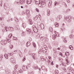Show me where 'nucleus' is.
I'll return each mask as SVG.
<instances>
[{
    "label": "nucleus",
    "mask_w": 74,
    "mask_h": 74,
    "mask_svg": "<svg viewBox=\"0 0 74 74\" xmlns=\"http://www.w3.org/2000/svg\"><path fill=\"white\" fill-rule=\"evenodd\" d=\"M60 18H62V15H59L58 16L57 18V21H59L60 20Z\"/></svg>",
    "instance_id": "nucleus-11"
},
{
    "label": "nucleus",
    "mask_w": 74,
    "mask_h": 74,
    "mask_svg": "<svg viewBox=\"0 0 74 74\" xmlns=\"http://www.w3.org/2000/svg\"><path fill=\"white\" fill-rule=\"evenodd\" d=\"M30 12V11L29 10H26V13L27 14V16H29L30 14H29V13Z\"/></svg>",
    "instance_id": "nucleus-14"
},
{
    "label": "nucleus",
    "mask_w": 74,
    "mask_h": 74,
    "mask_svg": "<svg viewBox=\"0 0 74 74\" xmlns=\"http://www.w3.org/2000/svg\"><path fill=\"white\" fill-rule=\"evenodd\" d=\"M35 1L36 4H38L39 6L42 7L41 6H43L44 5H45V0H42L41 2L35 0Z\"/></svg>",
    "instance_id": "nucleus-1"
},
{
    "label": "nucleus",
    "mask_w": 74,
    "mask_h": 74,
    "mask_svg": "<svg viewBox=\"0 0 74 74\" xmlns=\"http://www.w3.org/2000/svg\"><path fill=\"white\" fill-rule=\"evenodd\" d=\"M66 1L68 3H70V0H66Z\"/></svg>",
    "instance_id": "nucleus-60"
},
{
    "label": "nucleus",
    "mask_w": 74,
    "mask_h": 74,
    "mask_svg": "<svg viewBox=\"0 0 74 74\" xmlns=\"http://www.w3.org/2000/svg\"><path fill=\"white\" fill-rule=\"evenodd\" d=\"M71 10L70 9H68L66 11H65V14H67V13H69V12H70Z\"/></svg>",
    "instance_id": "nucleus-19"
},
{
    "label": "nucleus",
    "mask_w": 74,
    "mask_h": 74,
    "mask_svg": "<svg viewBox=\"0 0 74 74\" xmlns=\"http://www.w3.org/2000/svg\"><path fill=\"white\" fill-rule=\"evenodd\" d=\"M69 48L71 49V50H73V47L71 45H70L69 46Z\"/></svg>",
    "instance_id": "nucleus-32"
},
{
    "label": "nucleus",
    "mask_w": 74,
    "mask_h": 74,
    "mask_svg": "<svg viewBox=\"0 0 74 74\" xmlns=\"http://www.w3.org/2000/svg\"><path fill=\"white\" fill-rule=\"evenodd\" d=\"M0 21H1L2 22H3V21H4V18H3V17H0Z\"/></svg>",
    "instance_id": "nucleus-44"
},
{
    "label": "nucleus",
    "mask_w": 74,
    "mask_h": 74,
    "mask_svg": "<svg viewBox=\"0 0 74 74\" xmlns=\"http://www.w3.org/2000/svg\"><path fill=\"white\" fill-rule=\"evenodd\" d=\"M17 51H13L12 53L14 54H15V53H16V52Z\"/></svg>",
    "instance_id": "nucleus-54"
},
{
    "label": "nucleus",
    "mask_w": 74,
    "mask_h": 74,
    "mask_svg": "<svg viewBox=\"0 0 74 74\" xmlns=\"http://www.w3.org/2000/svg\"><path fill=\"white\" fill-rule=\"evenodd\" d=\"M47 12L48 16H49L50 14V10L49 9H47Z\"/></svg>",
    "instance_id": "nucleus-16"
},
{
    "label": "nucleus",
    "mask_w": 74,
    "mask_h": 74,
    "mask_svg": "<svg viewBox=\"0 0 74 74\" xmlns=\"http://www.w3.org/2000/svg\"><path fill=\"white\" fill-rule=\"evenodd\" d=\"M54 4L55 5H56L58 4V2L57 1H56L54 2Z\"/></svg>",
    "instance_id": "nucleus-41"
},
{
    "label": "nucleus",
    "mask_w": 74,
    "mask_h": 74,
    "mask_svg": "<svg viewBox=\"0 0 74 74\" xmlns=\"http://www.w3.org/2000/svg\"><path fill=\"white\" fill-rule=\"evenodd\" d=\"M62 66H66V63L63 62L62 63Z\"/></svg>",
    "instance_id": "nucleus-53"
},
{
    "label": "nucleus",
    "mask_w": 74,
    "mask_h": 74,
    "mask_svg": "<svg viewBox=\"0 0 74 74\" xmlns=\"http://www.w3.org/2000/svg\"><path fill=\"white\" fill-rule=\"evenodd\" d=\"M64 41L65 42H67V40H66V38H65L64 40Z\"/></svg>",
    "instance_id": "nucleus-63"
},
{
    "label": "nucleus",
    "mask_w": 74,
    "mask_h": 74,
    "mask_svg": "<svg viewBox=\"0 0 74 74\" xmlns=\"http://www.w3.org/2000/svg\"><path fill=\"white\" fill-rule=\"evenodd\" d=\"M22 26L24 28H25V27H26V23H23L22 24Z\"/></svg>",
    "instance_id": "nucleus-31"
},
{
    "label": "nucleus",
    "mask_w": 74,
    "mask_h": 74,
    "mask_svg": "<svg viewBox=\"0 0 74 74\" xmlns=\"http://www.w3.org/2000/svg\"><path fill=\"white\" fill-rule=\"evenodd\" d=\"M40 26H41V29H43L44 28V24L42 23H41L40 25Z\"/></svg>",
    "instance_id": "nucleus-24"
},
{
    "label": "nucleus",
    "mask_w": 74,
    "mask_h": 74,
    "mask_svg": "<svg viewBox=\"0 0 74 74\" xmlns=\"http://www.w3.org/2000/svg\"><path fill=\"white\" fill-rule=\"evenodd\" d=\"M59 23H58L57 22H56L55 23V25L56 27H58V26H59Z\"/></svg>",
    "instance_id": "nucleus-27"
},
{
    "label": "nucleus",
    "mask_w": 74,
    "mask_h": 74,
    "mask_svg": "<svg viewBox=\"0 0 74 74\" xmlns=\"http://www.w3.org/2000/svg\"><path fill=\"white\" fill-rule=\"evenodd\" d=\"M14 57H12V58H11L10 59V60L12 63H13V64L16 63V61L15 59H14Z\"/></svg>",
    "instance_id": "nucleus-5"
},
{
    "label": "nucleus",
    "mask_w": 74,
    "mask_h": 74,
    "mask_svg": "<svg viewBox=\"0 0 74 74\" xmlns=\"http://www.w3.org/2000/svg\"><path fill=\"white\" fill-rule=\"evenodd\" d=\"M32 57L33 58H34V59L35 60L36 59V58L37 57V56H36V53H32Z\"/></svg>",
    "instance_id": "nucleus-9"
},
{
    "label": "nucleus",
    "mask_w": 74,
    "mask_h": 74,
    "mask_svg": "<svg viewBox=\"0 0 74 74\" xmlns=\"http://www.w3.org/2000/svg\"><path fill=\"white\" fill-rule=\"evenodd\" d=\"M65 55H66V56H69V52H66L65 53Z\"/></svg>",
    "instance_id": "nucleus-30"
},
{
    "label": "nucleus",
    "mask_w": 74,
    "mask_h": 74,
    "mask_svg": "<svg viewBox=\"0 0 74 74\" xmlns=\"http://www.w3.org/2000/svg\"><path fill=\"white\" fill-rule=\"evenodd\" d=\"M8 29L9 30H10V31H13L14 30V29L12 27H8Z\"/></svg>",
    "instance_id": "nucleus-17"
},
{
    "label": "nucleus",
    "mask_w": 74,
    "mask_h": 74,
    "mask_svg": "<svg viewBox=\"0 0 74 74\" xmlns=\"http://www.w3.org/2000/svg\"><path fill=\"white\" fill-rule=\"evenodd\" d=\"M19 1L21 4H25V3L26 0H19Z\"/></svg>",
    "instance_id": "nucleus-7"
},
{
    "label": "nucleus",
    "mask_w": 74,
    "mask_h": 74,
    "mask_svg": "<svg viewBox=\"0 0 74 74\" xmlns=\"http://www.w3.org/2000/svg\"><path fill=\"white\" fill-rule=\"evenodd\" d=\"M4 57H5V58L6 59H7L8 58V56L6 54H4Z\"/></svg>",
    "instance_id": "nucleus-21"
},
{
    "label": "nucleus",
    "mask_w": 74,
    "mask_h": 74,
    "mask_svg": "<svg viewBox=\"0 0 74 74\" xmlns=\"http://www.w3.org/2000/svg\"><path fill=\"white\" fill-rule=\"evenodd\" d=\"M49 31H50V32H51V33L53 34V32H52V31H53L52 28H49Z\"/></svg>",
    "instance_id": "nucleus-35"
},
{
    "label": "nucleus",
    "mask_w": 74,
    "mask_h": 74,
    "mask_svg": "<svg viewBox=\"0 0 74 74\" xmlns=\"http://www.w3.org/2000/svg\"><path fill=\"white\" fill-rule=\"evenodd\" d=\"M33 68L34 69H35V70H36V69H38V67L33 66Z\"/></svg>",
    "instance_id": "nucleus-42"
},
{
    "label": "nucleus",
    "mask_w": 74,
    "mask_h": 74,
    "mask_svg": "<svg viewBox=\"0 0 74 74\" xmlns=\"http://www.w3.org/2000/svg\"><path fill=\"white\" fill-rule=\"evenodd\" d=\"M8 55L9 57H10V56H12V54L11 53H8Z\"/></svg>",
    "instance_id": "nucleus-36"
},
{
    "label": "nucleus",
    "mask_w": 74,
    "mask_h": 74,
    "mask_svg": "<svg viewBox=\"0 0 74 74\" xmlns=\"http://www.w3.org/2000/svg\"><path fill=\"white\" fill-rule=\"evenodd\" d=\"M41 60L42 61H45V60H45V59L44 58H41Z\"/></svg>",
    "instance_id": "nucleus-51"
},
{
    "label": "nucleus",
    "mask_w": 74,
    "mask_h": 74,
    "mask_svg": "<svg viewBox=\"0 0 74 74\" xmlns=\"http://www.w3.org/2000/svg\"><path fill=\"white\" fill-rule=\"evenodd\" d=\"M26 30L27 31L28 34H32V35H34V33L32 32L31 29H26Z\"/></svg>",
    "instance_id": "nucleus-4"
},
{
    "label": "nucleus",
    "mask_w": 74,
    "mask_h": 74,
    "mask_svg": "<svg viewBox=\"0 0 74 74\" xmlns=\"http://www.w3.org/2000/svg\"><path fill=\"white\" fill-rule=\"evenodd\" d=\"M67 59H68V58L66 57V59H65L66 61V62H68V63H69V61H68V60H67Z\"/></svg>",
    "instance_id": "nucleus-58"
},
{
    "label": "nucleus",
    "mask_w": 74,
    "mask_h": 74,
    "mask_svg": "<svg viewBox=\"0 0 74 74\" xmlns=\"http://www.w3.org/2000/svg\"><path fill=\"white\" fill-rule=\"evenodd\" d=\"M19 55L20 58H22L23 56L22 54V53H19Z\"/></svg>",
    "instance_id": "nucleus-34"
},
{
    "label": "nucleus",
    "mask_w": 74,
    "mask_h": 74,
    "mask_svg": "<svg viewBox=\"0 0 74 74\" xmlns=\"http://www.w3.org/2000/svg\"><path fill=\"white\" fill-rule=\"evenodd\" d=\"M22 67V69H23V70H24V71H26V70H27V66H26V65L23 66Z\"/></svg>",
    "instance_id": "nucleus-8"
},
{
    "label": "nucleus",
    "mask_w": 74,
    "mask_h": 74,
    "mask_svg": "<svg viewBox=\"0 0 74 74\" xmlns=\"http://www.w3.org/2000/svg\"><path fill=\"white\" fill-rule=\"evenodd\" d=\"M19 71L20 73H23V71L21 70H20Z\"/></svg>",
    "instance_id": "nucleus-57"
},
{
    "label": "nucleus",
    "mask_w": 74,
    "mask_h": 74,
    "mask_svg": "<svg viewBox=\"0 0 74 74\" xmlns=\"http://www.w3.org/2000/svg\"><path fill=\"white\" fill-rule=\"evenodd\" d=\"M32 0H27V3L28 4H30L32 3Z\"/></svg>",
    "instance_id": "nucleus-10"
},
{
    "label": "nucleus",
    "mask_w": 74,
    "mask_h": 74,
    "mask_svg": "<svg viewBox=\"0 0 74 74\" xmlns=\"http://www.w3.org/2000/svg\"><path fill=\"white\" fill-rule=\"evenodd\" d=\"M48 64L49 66H50V65H51H51H53V63H52V62H51V61H50V60H48Z\"/></svg>",
    "instance_id": "nucleus-12"
},
{
    "label": "nucleus",
    "mask_w": 74,
    "mask_h": 74,
    "mask_svg": "<svg viewBox=\"0 0 74 74\" xmlns=\"http://www.w3.org/2000/svg\"><path fill=\"white\" fill-rule=\"evenodd\" d=\"M41 50V51L42 52H43V53H45V52H44V49H45V48H42L41 49H40Z\"/></svg>",
    "instance_id": "nucleus-28"
},
{
    "label": "nucleus",
    "mask_w": 74,
    "mask_h": 74,
    "mask_svg": "<svg viewBox=\"0 0 74 74\" xmlns=\"http://www.w3.org/2000/svg\"><path fill=\"white\" fill-rule=\"evenodd\" d=\"M29 24L30 25H32L33 24V22H32V20L31 19H29Z\"/></svg>",
    "instance_id": "nucleus-26"
},
{
    "label": "nucleus",
    "mask_w": 74,
    "mask_h": 74,
    "mask_svg": "<svg viewBox=\"0 0 74 74\" xmlns=\"http://www.w3.org/2000/svg\"><path fill=\"white\" fill-rule=\"evenodd\" d=\"M7 43V40H3L1 42V44L3 45H6Z\"/></svg>",
    "instance_id": "nucleus-3"
},
{
    "label": "nucleus",
    "mask_w": 74,
    "mask_h": 74,
    "mask_svg": "<svg viewBox=\"0 0 74 74\" xmlns=\"http://www.w3.org/2000/svg\"><path fill=\"white\" fill-rule=\"evenodd\" d=\"M64 18L65 19L69 22H70L71 21V17L70 16H65Z\"/></svg>",
    "instance_id": "nucleus-2"
},
{
    "label": "nucleus",
    "mask_w": 74,
    "mask_h": 74,
    "mask_svg": "<svg viewBox=\"0 0 74 74\" xmlns=\"http://www.w3.org/2000/svg\"><path fill=\"white\" fill-rule=\"evenodd\" d=\"M26 45L27 47H29V46H30V42H28L26 44Z\"/></svg>",
    "instance_id": "nucleus-23"
},
{
    "label": "nucleus",
    "mask_w": 74,
    "mask_h": 74,
    "mask_svg": "<svg viewBox=\"0 0 74 74\" xmlns=\"http://www.w3.org/2000/svg\"><path fill=\"white\" fill-rule=\"evenodd\" d=\"M12 36V34H9L8 36L9 38H11V37Z\"/></svg>",
    "instance_id": "nucleus-48"
},
{
    "label": "nucleus",
    "mask_w": 74,
    "mask_h": 74,
    "mask_svg": "<svg viewBox=\"0 0 74 74\" xmlns=\"http://www.w3.org/2000/svg\"><path fill=\"white\" fill-rule=\"evenodd\" d=\"M40 39L41 40H44V36H42L40 38Z\"/></svg>",
    "instance_id": "nucleus-52"
},
{
    "label": "nucleus",
    "mask_w": 74,
    "mask_h": 74,
    "mask_svg": "<svg viewBox=\"0 0 74 74\" xmlns=\"http://www.w3.org/2000/svg\"><path fill=\"white\" fill-rule=\"evenodd\" d=\"M18 65H16L15 67H14V69H18Z\"/></svg>",
    "instance_id": "nucleus-38"
},
{
    "label": "nucleus",
    "mask_w": 74,
    "mask_h": 74,
    "mask_svg": "<svg viewBox=\"0 0 74 74\" xmlns=\"http://www.w3.org/2000/svg\"><path fill=\"white\" fill-rule=\"evenodd\" d=\"M52 1H50L49 3V6H51V4H52Z\"/></svg>",
    "instance_id": "nucleus-39"
},
{
    "label": "nucleus",
    "mask_w": 74,
    "mask_h": 74,
    "mask_svg": "<svg viewBox=\"0 0 74 74\" xmlns=\"http://www.w3.org/2000/svg\"><path fill=\"white\" fill-rule=\"evenodd\" d=\"M70 37L71 38H74V36L73 35H70Z\"/></svg>",
    "instance_id": "nucleus-29"
},
{
    "label": "nucleus",
    "mask_w": 74,
    "mask_h": 74,
    "mask_svg": "<svg viewBox=\"0 0 74 74\" xmlns=\"http://www.w3.org/2000/svg\"><path fill=\"white\" fill-rule=\"evenodd\" d=\"M38 30H41L42 29H43L41 28V26L40 25H39L38 27Z\"/></svg>",
    "instance_id": "nucleus-37"
},
{
    "label": "nucleus",
    "mask_w": 74,
    "mask_h": 74,
    "mask_svg": "<svg viewBox=\"0 0 74 74\" xmlns=\"http://www.w3.org/2000/svg\"><path fill=\"white\" fill-rule=\"evenodd\" d=\"M3 57V55L2 54H1L0 56V61H2V59Z\"/></svg>",
    "instance_id": "nucleus-25"
},
{
    "label": "nucleus",
    "mask_w": 74,
    "mask_h": 74,
    "mask_svg": "<svg viewBox=\"0 0 74 74\" xmlns=\"http://www.w3.org/2000/svg\"><path fill=\"white\" fill-rule=\"evenodd\" d=\"M25 36V33L24 32H23L21 34L22 36Z\"/></svg>",
    "instance_id": "nucleus-43"
},
{
    "label": "nucleus",
    "mask_w": 74,
    "mask_h": 74,
    "mask_svg": "<svg viewBox=\"0 0 74 74\" xmlns=\"http://www.w3.org/2000/svg\"><path fill=\"white\" fill-rule=\"evenodd\" d=\"M44 40H45V41H47V42L48 41V38L47 37V36H45Z\"/></svg>",
    "instance_id": "nucleus-22"
},
{
    "label": "nucleus",
    "mask_w": 74,
    "mask_h": 74,
    "mask_svg": "<svg viewBox=\"0 0 74 74\" xmlns=\"http://www.w3.org/2000/svg\"><path fill=\"white\" fill-rule=\"evenodd\" d=\"M33 29L34 33H37V32H38V29H37V28L36 27V26L33 25Z\"/></svg>",
    "instance_id": "nucleus-6"
},
{
    "label": "nucleus",
    "mask_w": 74,
    "mask_h": 74,
    "mask_svg": "<svg viewBox=\"0 0 74 74\" xmlns=\"http://www.w3.org/2000/svg\"><path fill=\"white\" fill-rule=\"evenodd\" d=\"M25 52H27V49H25L24 50Z\"/></svg>",
    "instance_id": "nucleus-59"
},
{
    "label": "nucleus",
    "mask_w": 74,
    "mask_h": 74,
    "mask_svg": "<svg viewBox=\"0 0 74 74\" xmlns=\"http://www.w3.org/2000/svg\"><path fill=\"white\" fill-rule=\"evenodd\" d=\"M38 16H36L34 18V21L36 20V19H38Z\"/></svg>",
    "instance_id": "nucleus-33"
},
{
    "label": "nucleus",
    "mask_w": 74,
    "mask_h": 74,
    "mask_svg": "<svg viewBox=\"0 0 74 74\" xmlns=\"http://www.w3.org/2000/svg\"><path fill=\"white\" fill-rule=\"evenodd\" d=\"M5 29L6 32H8V29H8V27H5Z\"/></svg>",
    "instance_id": "nucleus-50"
},
{
    "label": "nucleus",
    "mask_w": 74,
    "mask_h": 74,
    "mask_svg": "<svg viewBox=\"0 0 74 74\" xmlns=\"http://www.w3.org/2000/svg\"><path fill=\"white\" fill-rule=\"evenodd\" d=\"M42 52V51H41V49H39L38 52V53H41Z\"/></svg>",
    "instance_id": "nucleus-56"
},
{
    "label": "nucleus",
    "mask_w": 74,
    "mask_h": 74,
    "mask_svg": "<svg viewBox=\"0 0 74 74\" xmlns=\"http://www.w3.org/2000/svg\"><path fill=\"white\" fill-rule=\"evenodd\" d=\"M13 48V45H10V49H12Z\"/></svg>",
    "instance_id": "nucleus-40"
},
{
    "label": "nucleus",
    "mask_w": 74,
    "mask_h": 74,
    "mask_svg": "<svg viewBox=\"0 0 74 74\" xmlns=\"http://www.w3.org/2000/svg\"><path fill=\"white\" fill-rule=\"evenodd\" d=\"M54 34H55V35H57L56 36H57V37H59V35H58L59 34V33H58L56 32L55 31L54 32ZM57 34H58L57 35Z\"/></svg>",
    "instance_id": "nucleus-18"
},
{
    "label": "nucleus",
    "mask_w": 74,
    "mask_h": 74,
    "mask_svg": "<svg viewBox=\"0 0 74 74\" xmlns=\"http://www.w3.org/2000/svg\"><path fill=\"white\" fill-rule=\"evenodd\" d=\"M18 71L16 70H14L13 72V74H18Z\"/></svg>",
    "instance_id": "nucleus-20"
},
{
    "label": "nucleus",
    "mask_w": 74,
    "mask_h": 74,
    "mask_svg": "<svg viewBox=\"0 0 74 74\" xmlns=\"http://www.w3.org/2000/svg\"><path fill=\"white\" fill-rule=\"evenodd\" d=\"M36 38H40V34H36Z\"/></svg>",
    "instance_id": "nucleus-15"
},
{
    "label": "nucleus",
    "mask_w": 74,
    "mask_h": 74,
    "mask_svg": "<svg viewBox=\"0 0 74 74\" xmlns=\"http://www.w3.org/2000/svg\"><path fill=\"white\" fill-rule=\"evenodd\" d=\"M62 4H63V5H64L65 6V7H67V5L65 3V2H62Z\"/></svg>",
    "instance_id": "nucleus-45"
},
{
    "label": "nucleus",
    "mask_w": 74,
    "mask_h": 74,
    "mask_svg": "<svg viewBox=\"0 0 74 74\" xmlns=\"http://www.w3.org/2000/svg\"><path fill=\"white\" fill-rule=\"evenodd\" d=\"M15 21L16 22H18V18H16V19L15 20Z\"/></svg>",
    "instance_id": "nucleus-61"
},
{
    "label": "nucleus",
    "mask_w": 74,
    "mask_h": 74,
    "mask_svg": "<svg viewBox=\"0 0 74 74\" xmlns=\"http://www.w3.org/2000/svg\"><path fill=\"white\" fill-rule=\"evenodd\" d=\"M8 42L9 43L11 44V40L10 39H8Z\"/></svg>",
    "instance_id": "nucleus-47"
},
{
    "label": "nucleus",
    "mask_w": 74,
    "mask_h": 74,
    "mask_svg": "<svg viewBox=\"0 0 74 74\" xmlns=\"http://www.w3.org/2000/svg\"><path fill=\"white\" fill-rule=\"evenodd\" d=\"M32 44H33L34 47V48H36V44H35V43H33Z\"/></svg>",
    "instance_id": "nucleus-55"
},
{
    "label": "nucleus",
    "mask_w": 74,
    "mask_h": 74,
    "mask_svg": "<svg viewBox=\"0 0 74 74\" xmlns=\"http://www.w3.org/2000/svg\"><path fill=\"white\" fill-rule=\"evenodd\" d=\"M36 11L37 12H39V11H38V8H36Z\"/></svg>",
    "instance_id": "nucleus-62"
},
{
    "label": "nucleus",
    "mask_w": 74,
    "mask_h": 74,
    "mask_svg": "<svg viewBox=\"0 0 74 74\" xmlns=\"http://www.w3.org/2000/svg\"><path fill=\"white\" fill-rule=\"evenodd\" d=\"M13 38L14 40H18V38H17L16 37H13Z\"/></svg>",
    "instance_id": "nucleus-49"
},
{
    "label": "nucleus",
    "mask_w": 74,
    "mask_h": 74,
    "mask_svg": "<svg viewBox=\"0 0 74 74\" xmlns=\"http://www.w3.org/2000/svg\"><path fill=\"white\" fill-rule=\"evenodd\" d=\"M54 34L52 35V38L53 40H55L56 38V36H57V35Z\"/></svg>",
    "instance_id": "nucleus-13"
},
{
    "label": "nucleus",
    "mask_w": 74,
    "mask_h": 74,
    "mask_svg": "<svg viewBox=\"0 0 74 74\" xmlns=\"http://www.w3.org/2000/svg\"><path fill=\"white\" fill-rule=\"evenodd\" d=\"M55 73L56 74H58L59 73V71L56 70L55 71Z\"/></svg>",
    "instance_id": "nucleus-46"
},
{
    "label": "nucleus",
    "mask_w": 74,
    "mask_h": 74,
    "mask_svg": "<svg viewBox=\"0 0 74 74\" xmlns=\"http://www.w3.org/2000/svg\"><path fill=\"white\" fill-rule=\"evenodd\" d=\"M59 55H60L61 56H62V53H60Z\"/></svg>",
    "instance_id": "nucleus-64"
}]
</instances>
